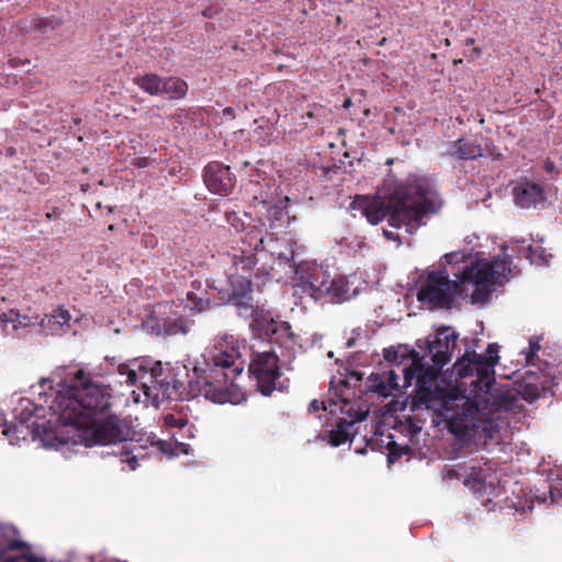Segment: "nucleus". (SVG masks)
Listing matches in <instances>:
<instances>
[{
	"instance_id": "19",
	"label": "nucleus",
	"mask_w": 562,
	"mask_h": 562,
	"mask_svg": "<svg viewBox=\"0 0 562 562\" xmlns=\"http://www.w3.org/2000/svg\"><path fill=\"white\" fill-rule=\"evenodd\" d=\"M341 412L346 413L349 417H352L353 420L348 422L341 418L337 422L335 428L329 430L328 442L333 447H339L346 443L350 439L349 428L352 427L356 422L364 420L369 414V409H355L346 400H344Z\"/></svg>"
},
{
	"instance_id": "6",
	"label": "nucleus",
	"mask_w": 562,
	"mask_h": 562,
	"mask_svg": "<svg viewBox=\"0 0 562 562\" xmlns=\"http://www.w3.org/2000/svg\"><path fill=\"white\" fill-rule=\"evenodd\" d=\"M50 384L49 380H41L37 386L38 403L29 398L20 400L19 405L14 408L15 424L4 430L5 435L14 432L25 437L26 434H31L34 439H41L46 447H59L46 443L44 437L48 431L54 435H64L65 432L66 425L57 420V416L53 414L50 406L53 402L57 401V396L66 393L70 383L61 385L58 390H54Z\"/></svg>"
},
{
	"instance_id": "47",
	"label": "nucleus",
	"mask_w": 562,
	"mask_h": 562,
	"mask_svg": "<svg viewBox=\"0 0 562 562\" xmlns=\"http://www.w3.org/2000/svg\"><path fill=\"white\" fill-rule=\"evenodd\" d=\"M474 42H475V40L473 37H469V38L465 40V45L467 46L473 45Z\"/></svg>"
},
{
	"instance_id": "5",
	"label": "nucleus",
	"mask_w": 562,
	"mask_h": 562,
	"mask_svg": "<svg viewBox=\"0 0 562 562\" xmlns=\"http://www.w3.org/2000/svg\"><path fill=\"white\" fill-rule=\"evenodd\" d=\"M512 269L505 258L496 257L479 260L465 267L461 279L450 280L446 271H430L417 291V300L430 308H451L462 283H472L476 288L471 294L472 302H485L496 284H502Z\"/></svg>"
},
{
	"instance_id": "43",
	"label": "nucleus",
	"mask_w": 562,
	"mask_h": 562,
	"mask_svg": "<svg viewBox=\"0 0 562 562\" xmlns=\"http://www.w3.org/2000/svg\"><path fill=\"white\" fill-rule=\"evenodd\" d=\"M60 215H61L60 210H59L58 207H54V209L52 210V212H47V213L45 214V217H46V220L50 221V220H57V218H59V217H60Z\"/></svg>"
},
{
	"instance_id": "23",
	"label": "nucleus",
	"mask_w": 562,
	"mask_h": 562,
	"mask_svg": "<svg viewBox=\"0 0 562 562\" xmlns=\"http://www.w3.org/2000/svg\"><path fill=\"white\" fill-rule=\"evenodd\" d=\"M328 281L322 268H313L308 278L302 281L303 292L317 301L325 296Z\"/></svg>"
},
{
	"instance_id": "29",
	"label": "nucleus",
	"mask_w": 562,
	"mask_h": 562,
	"mask_svg": "<svg viewBox=\"0 0 562 562\" xmlns=\"http://www.w3.org/2000/svg\"><path fill=\"white\" fill-rule=\"evenodd\" d=\"M325 290V295H329L333 301L339 302L349 297V283L342 277L329 280Z\"/></svg>"
},
{
	"instance_id": "32",
	"label": "nucleus",
	"mask_w": 562,
	"mask_h": 562,
	"mask_svg": "<svg viewBox=\"0 0 562 562\" xmlns=\"http://www.w3.org/2000/svg\"><path fill=\"white\" fill-rule=\"evenodd\" d=\"M186 299H187V302L189 303V307L191 311L204 312V311H207L212 305L210 296L202 297V296H199L193 291H189L186 295Z\"/></svg>"
},
{
	"instance_id": "52",
	"label": "nucleus",
	"mask_w": 562,
	"mask_h": 562,
	"mask_svg": "<svg viewBox=\"0 0 562 562\" xmlns=\"http://www.w3.org/2000/svg\"><path fill=\"white\" fill-rule=\"evenodd\" d=\"M203 15H204V16H211V15L209 14V10H204V11H203Z\"/></svg>"
},
{
	"instance_id": "4",
	"label": "nucleus",
	"mask_w": 562,
	"mask_h": 562,
	"mask_svg": "<svg viewBox=\"0 0 562 562\" xmlns=\"http://www.w3.org/2000/svg\"><path fill=\"white\" fill-rule=\"evenodd\" d=\"M359 203L367 221L376 225L385 217L393 227H405L414 234L422 225L425 216L436 213L441 206L438 192L427 178L411 176L389 198L387 202L359 198Z\"/></svg>"
},
{
	"instance_id": "21",
	"label": "nucleus",
	"mask_w": 562,
	"mask_h": 562,
	"mask_svg": "<svg viewBox=\"0 0 562 562\" xmlns=\"http://www.w3.org/2000/svg\"><path fill=\"white\" fill-rule=\"evenodd\" d=\"M446 155L457 160H474L484 155L476 140L459 138L449 145Z\"/></svg>"
},
{
	"instance_id": "16",
	"label": "nucleus",
	"mask_w": 562,
	"mask_h": 562,
	"mask_svg": "<svg viewBox=\"0 0 562 562\" xmlns=\"http://www.w3.org/2000/svg\"><path fill=\"white\" fill-rule=\"evenodd\" d=\"M27 544L19 539V531L10 525H0V562H44L30 553L7 557L4 553L12 550L26 548Z\"/></svg>"
},
{
	"instance_id": "56",
	"label": "nucleus",
	"mask_w": 562,
	"mask_h": 562,
	"mask_svg": "<svg viewBox=\"0 0 562 562\" xmlns=\"http://www.w3.org/2000/svg\"><path fill=\"white\" fill-rule=\"evenodd\" d=\"M91 562H93V561H91Z\"/></svg>"
},
{
	"instance_id": "51",
	"label": "nucleus",
	"mask_w": 562,
	"mask_h": 562,
	"mask_svg": "<svg viewBox=\"0 0 562 562\" xmlns=\"http://www.w3.org/2000/svg\"><path fill=\"white\" fill-rule=\"evenodd\" d=\"M474 53H475L476 55H480V54H481V49L476 47V48H474Z\"/></svg>"
},
{
	"instance_id": "17",
	"label": "nucleus",
	"mask_w": 562,
	"mask_h": 562,
	"mask_svg": "<svg viewBox=\"0 0 562 562\" xmlns=\"http://www.w3.org/2000/svg\"><path fill=\"white\" fill-rule=\"evenodd\" d=\"M512 195L515 204L521 209L536 207L546 200L542 186L526 178L513 182Z\"/></svg>"
},
{
	"instance_id": "42",
	"label": "nucleus",
	"mask_w": 562,
	"mask_h": 562,
	"mask_svg": "<svg viewBox=\"0 0 562 562\" xmlns=\"http://www.w3.org/2000/svg\"><path fill=\"white\" fill-rule=\"evenodd\" d=\"M321 409H324V411L326 409L324 402H319L318 400H313L310 403V406H308L310 412H318Z\"/></svg>"
},
{
	"instance_id": "48",
	"label": "nucleus",
	"mask_w": 562,
	"mask_h": 562,
	"mask_svg": "<svg viewBox=\"0 0 562 562\" xmlns=\"http://www.w3.org/2000/svg\"><path fill=\"white\" fill-rule=\"evenodd\" d=\"M384 235L386 236V238H387V239H395V237H394L393 233H391V232H386V231H385V232H384Z\"/></svg>"
},
{
	"instance_id": "20",
	"label": "nucleus",
	"mask_w": 562,
	"mask_h": 562,
	"mask_svg": "<svg viewBox=\"0 0 562 562\" xmlns=\"http://www.w3.org/2000/svg\"><path fill=\"white\" fill-rule=\"evenodd\" d=\"M445 477L449 480L462 479L463 484L475 492L481 491L485 483V474L483 468L480 464L473 463L472 461L471 464L458 463L452 468L446 469Z\"/></svg>"
},
{
	"instance_id": "53",
	"label": "nucleus",
	"mask_w": 562,
	"mask_h": 562,
	"mask_svg": "<svg viewBox=\"0 0 562 562\" xmlns=\"http://www.w3.org/2000/svg\"><path fill=\"white\" fill-rule=\"evenodd\" d=\"M109 229L113 231L114 229V225L113 224L109 225Z\"/></svg>"
},
{
	"instance_id": "26",
	"label": "nucleus",
	"mask_w": 562,
	"mask_h": 562,
	"mask_svg": "<svg viewBox=\"0 0 562 562\" xmlns=\"http://www.w3.org/2000/svg\"><path fill=\"white\" fill-rule=\"evenodd\" d=\"M38 317H32L29 315L21 314L19 311L10 310L8 313L0 315V322L4 329L11 324L12 329L27 328L37 324Z\"/></svg>"
},
{
	"instance_id": "31",
	"label": "nucleus",
	"mask_w": 562,
	"mask_h": 562,
	"mask_svg": "<svg viewBox=\"0 0 562 562\" xmlns=\"http://www.w3.org/2000/svg\"><path fill=\"white\" fill-rule=\"evenodd\" d=\"M366 386L369 392L376 393L382 397L390 396V389L385 386L383 372H372L367 379Z\"/></svg>"
},
{
	"instance_id": "54",
	"label": "nucleus",
	"mask_w": 562,
	"mask_h": 562,
	"mask_svg": "<svg viewBox=\"0 0 562 562\" xmlns=\"http://www.w3.org/2000/svg\"><path fill=\"white\" fill-rule=\"evenodd\" d=\"M515 508H516V510H520V509H521V510H524V507H520V508H519V507H516V506H515Z\"/></svg>"
},
{
	"instance_id": "41",
	"label": "nucleus",
	"mask_w": 562,
	"mask_h": 562,
	"mask_svg": "<svg viewBox=\"0 0 562 562\" xmlns=\"http://www.w3.org/2000/svg\"><path fill=\"white\" fill-rule=\"evenodd\" d=\"M540 349V346L538 342H530V346H529V351L528 353L526 355V359L528 362L531 361V359L535 357V355L538 352V350Z\"/></svg>"
},
{
	"instance_id": "8",
	"label": "nucleus",
	"mask_w": 562,
	"mask_h": 562,
	"mask_svg": "<svg viewBox=\"0 0 562 562\" xmlns=\"http://www.w3.org/2000/svg\"><path fill=\"white\" fill-rule=\"evenodd\" d=\"M279 362V356L273 349L251 353L249 378L256 382L257 390L265 396L271 395L274 390L283 389Z\"/></svg>"
},
{
	"instance_id": "55",
	"label": "nucleus",
	"mask_w": 562,
	"mask_h": 562,
	"mask_svg": "<svg viewBox=\"0 0 562 562\" xmlns=\"http://www.w3.org/2000/svg\"><path fill=\"white\" fill-rule=\"evenodd\" d=\"M528 251H529V252H531V251H532V247H531V246H529V247H528Z\"/></svg>"
},
{
	"instance_id": "49",
	"label": "nucleus",
	"mask_w": 562,
	"mask_h": 562,
	"mask_svg": "<svg viewBox=\"0 0 562 562\" xmlns=\"http://www.w3.org/2000/svg\"><path fill=\"white\" fill-rule=\"evenodd\" d=\"M355 342H356L355 338L348 339V341H347V346H348V347H353V346H355Z\"/></svg>"
},
{
	"instance_id": "33",
	"label": "nucleus",
	"mask_w": 562,
	"mask_h": 562,
	"mask_svg": "<svg viewBox=\"0 0 562 562\" xmlns=\"http://www.w3.org/2000/svg\"><path fill=\"white\" fill-rule=\"evenodd\" d=\"M164 424L169 428L183 429L189 424V418L182 412H172L164 415Z\"/></svg>"
},
{
	"instance_id": "44",
	"label": "nucleus",
	"mask_w": 562,
	"mask_h": 562,
	"mask_svg": "<svg viewBox=\"0 0 562 562\" xmlns=\"http://www.w3.org/2000/svg\"><path fill=\"white\" fill-rule=\"evenodd\" d=\"M544 170L548 172V173H551L555 170V165L552 160L550 159H547L544 161Z\"/></svg>"
},
{
	"instance_id": "9",
	"label": "nucleus",
	"mask_w": 562,
	"mask_h": 562,
	"mask_svg": "<svg viewBox=\"0 0 562 562\" xmlns=\"http://www.w3.org/2000/svg\"><path fill=\"white\" fill-rule=\"evenodd\" d=\"M241 350H246L245 341H240L232 335H226L215 341L203 364L222 369L225 373L238 376L244 370V361L240 360Z\"/></svg>"
},
{
	"instance_id": "39",
	"label": "nucleus",
	"mask_w": 562,
	"mask_h": 562,
	"mask_svg": "<svg viewBox=\"0 0 562 562\" xmlns=\"http://www.w3.org/2000/svg\"><path fill=\"white\" fill-rule=\"evenodd\" d=\"M395 448H396V443L392 442L391 447L389 448V457H387L390 462H395L403 454V452L408 449L407 447L400 449V450H396Z\"/></svg>"
},
{
	"instance_id": "22",
	"label": "nucleus",
	"mask_w": 562,
	"mask_h": 562,
	"mask_svg": "<svg viewBox=\"0 0 562 562\" xmlns=\"http://www.w3.org/2000/svg\"><path fill=\"white\" fill-rule=\"evenodd\" d=\"M194 321L182 315L173 314L158 318L156 323V330L157 334L167 336L187 335L191 330Z\"/></svg>"
},
{
	"instance_id": "13",
	"label": "nucleus",
	"mask_w": 562,
	"mask_h": 562,
	"mask_svg": "<svg viewBox=\"0 0 562 562\" xmlns=\"http://www.w3.org/2000/svg\"><path fill=\"white\" fill-rule=\"evenodd\" d=\"M243 244H248L247 248L235 246L227 255L231 265L235 268V276H251L252 269L257 263L256 252L263 250L265 238L258 229H251L241 239Z\"/></svg>"
},
{
	"instance_id": "40",
	"label": "nucleus",
	"mask_w": 562,
	"mask_h": 562,
	"mask_svg": "<svg viewBox=\"0 0 562 562\" xmlns=\"http://www.w3.org/2000/svg\"><path fill=\"white\" fill-rule=\"evenodd\" d=\"M291 248L289 250V254H279L278 258L280 260H283L289 267H294L295 266V262H294V250L292 248L293 246V243H291Z\"/></svg>"
},
{
	"instance_id": "46",
	"label": "nucleus",
	"mask_w": 562,
	"mask_h": 562,
	"mask_svg": "<svg viewBox=\"0 0 562 562\" xmlns=\"http://www.w3.org/2000/svg\"><path fill=\"white\" fill-rule=\"evenodd\" d=\"M191 286H192L193 289H199V288L201 286V281H199V280H194V281H192V282H191Z\"/></svg>"
},
{
	"instance_id": "12",
	"label": "nucleus",
	"mask_w": 562,
	"mask_h": 562,
	"mask_svg": "<svg viewBox=\"0 0 562 562\" xmlns=\"http://www.w3.org/2000/svg\"><path fill=\"white\" fill-rule=\"evenodd\" d=\"M243 244H248L247 248L235 246L227 255L231 265L235 268V276H251L252 269L257 263L256 252L263 250L265 238L258 229H251L241 239Z\"/></svg>"
},
{
	"instance_id": "24",
	"label": "nucleus",
	"mask_w": 562,
	"mask_h": 562,
	"mask_svg": "<svg viewBox=\"0 0 562 562\" xmlns=\"http://www.w3.org/2000/svg\"><path fill=\"white\" fill-rule=\"evenodd\" d=\"M70 319L71 316L69 311L58 307L54 310L52 314H46L41 319V325L45 330H47V333L52 335H60L69 327Z\"/></svg>"
},
{
	"instance_id": "30",
	"label": "nucleus",
	"mask_w": 562,
	"mask_h": 562,
	"mask_svg": "<svg viewBox=\"0 0 562 562\" xmlns=\"http://www.w3.org/2000/svg\"><path fill=\"white\" fill-rule=\"evenodd\" d=\"M413 352L416 351L413 349H408L406 346H398L384 349L383 356L387 362L394 363L398 367L403 363L404 360L409 359L412 363Z\"/></svg>"
},
{
	"instance_id": "50",
	"label": "nucleus",
	"mask_w": 562,
	"mask_h": 562,
	"mask_svg": "<svg viewBox=\"0 0 562 562\" xmlns=\"http://www.w3.org/2000/svg\"><path fill=\"white\" fill-rule=\"evenodd\" d=\"M187 431H188V435H187V437H188V438H190V437H192V436H193V435H192V432H191V429H190V428H189V429H187Z\"/></svg>"
},
{
	"instance_id": "25",
	"label": "nucleus",
	"mask_w": 562,
	"mask_h": 562,
	"mask_svg": "<svg viewBox=\"0 0 562 562\" xmlns=\"http://www.w3.org/2000/svg\"><path fill=\"white\" fill-rule=\"evenodd\" d=\"M189 90L187 81L179 77H164L161 85V94L168 100L184 99Z\"/></svg>"
},
{
	"instance_id": "28",
	"label": "nucleus",
	"mask_w": 562,
	"mask_h": 562,
	"mask_svg": "<svg viewBox=\"0 0 562 562\" xmlns=\"http://www.w3.org/2000/svg\"><path fill=\"white\" fill-rule=\"evenodd\" d=\"M458 334L451 327H441L437 330L436 337L432 341H428V346H436L437 349L445 350L448 347V352L453 353L457 346Z\"/></svg>"
},
{
	"instance_id": "1",
	"label": "nucleus",
	"mask_w": 562,
	"mask_h": 562,
	"mask_svg": "<svg viewBox=\"0 0 562 562\" xmlns=\"http://www.w3.org/2000/svg\"><path fill=\"white\" fill-rule=\"evenodd\" d=\"M111 394L104 385L93 383L83 370H78L70 381L65 394L57 396L50 409L57 420L66 425L64 435L46 432L45 442L53 446L95 445L106 446L124 442L115 456L127 463L131 470L138 465L134 453L138 447L127 441L128 431L110 408Z\"/></svg>"
},
{
	"instance_id": "18",
	"label": "nucleus",
	"mask_w": 562,
	"mask_h": 562,
	"mask_svg": "<svg viewBox=\"0 0 562 562\" xmlns=\"http://www.w3.org/2000/svg\"><path fill=\"white\" fill-rule=\"evenodd\" d=\"M255 326L260 336L267 337L271 344L288 346L294 344V334L286 322H276L272 318L260 317L255 319Z\"/></svg>"
},
{
	"instance_id": "36",
	"label": "nucleus",
	"mask_w": 562,
	"mask_h": 562,
	"mask_svg": "<svg viewBox=\"0 0 562 562\" xmlns=\"http://www.w3.org/2000/svg\"><path fill=\"white\" fill-rule=\"evenodd\" d=\"M385 386L390 389V396L398 392L401 386L398 384V374L394 370L383 371Z\"/></svg>"
},
{
	"instance_id": "11",
	"label": "nucleus",
	"mask_w": 562,
	"mask_h": 562,
	"mask_svg": "<svg viewBox=\"0 0 562 562\" xmlns=\"http://www.w3.org/2000/svg\"><path fill=\"white\" fill-rule=\"evenodd\" d=\"M191 373L189 368L180 362L173 366L166 363L164 366V375L158 380V398L183 401L191 397L189 394V379Z\"/></svg>"
},
{
	"instance_id": "2",
	"label": "nucleus",
	"mask_w": 562,
	"mask_h": 562,
	"mask_svg": "<svg viewBox=\"0 0 562 562\" xmlns=\"http://www.w3.org/2000/svg\"><path fill=\"white\" fill-rule=\"evenodd\" d=\"M427 353L432 366L425 363L418 352H413V362L402 369L403 389L411 386L413 380H416L412 411L426 408L437 412L447 420L450 432L460 437H471L473 424H469L471 419L461 415L465 407V395L460 394L459 387L442 385L440 381L441 369L450 362L452 353L448 352V347L440 350L436 346H427Z\"/></svg>"
},
{
	"instance_id": "14",
	"label": "nucleus",
	"mask_w": 562,
	"mask_h": 562,
	"mask_svg": "<svg viewBox=\"0 0 562 562\" xmlns=\"http://www.w3.org/2000/svg\"><path fill=\"white\" fill-rule=\"evenodd\" d=\"M135 385H139L145 396L158 400V380L164 375V364L151 359H135Z\"/></svg>"
},
{
	"instance_id": "34",
	"label": "nucleus",
	"mask_w": 562,
	"mask_h": 562,
	"mask_svg": "<svg viewBox=\"0 0 562 562\" xmlns=\"http://www.w3.org/2000/svg\"><path fill=\"white\" fill-rule=\"evenodd\" d=\"M135 372H136L135 371V359L128 363H122L117 367V373L120 375H125L126 376L125 382L132 386L135 385V379H136Z\"/></svg>"
},
{
	"instance_id": "37",
	"label": "nucleus",
	"mask_w": 562,
	"mask_h": 562,
	"mask_svg": "<svg viewBox=\"0 0 562 562\" xmlns=\"http://www.w3.org/2000/svg\"><path fill=\"white\" fill-rule=\"evenodd\" d=\"M548 493L547 492H543L542 494H539L538 490L532 494L531 496V503H533L535 501L538 502L539 504H546L547 501H548V497L550 498V502L551 504L555 502V494H554V491L558 490L559 487L558 486H552L550 484H548Z\"/></svg>"
},
{
	"instance_id": "27",
	"label": "nucleus",
	"mask_w": 562,
	"mask_h": 562,
	"mask_svg": "<svg viewBox=\"0 0 562 562\" xmlns=\"http://www.w3.org/2000/svg\"><path fill=\"white\" fill-rule=\"evenodd\" d=\"M164 77L155 72H147L143 76L135 77L133 79L134 83L142 89L144 92L150 95H159L161 94V85Z\"/></svg>"
},
{
	"instance_id": "45",
	"label": "nucleus",
	"mask_w": 562,
	"mask_h": 562,
	"mask_svg": "<svg viewBox=\"0 0 562 562\" xmlns=\"http://www.w3.org/2000/svg\"><path fill=\"white\" fill-rule=\"evenodd\" d=\"M223 115L225 117L234 119L235 117V111L233 108L227 106L223 110Z\"/></svg>"
},
{
	"instance_id": "38",
	"label": "nucleus",
	"mask_w": 562,
	"mask_h": 562,
	"mask_svg": "<svg viewBox=\"0 0 562 562\" xmlns=\"http://www.w3.org/2000/svg\"><path fill=\"white\" fill-rule=\"evenodd\" d=\"M521 396L529 403L535 402L541 396V392L538 386L527 384L521 390Z\"/></svg>"
},
{
	"instance_id": "7",
	"label": "nucleus",
	"mask_w": 562,
	"mask_h": 562,
	"mask_svg": "<svg viewBox=\"0 0 562 562\" xmlns=\"http://www.w3.org/2000/svg\"><path fill=\"white\" fill-rule=\"evenodd\" d=\"M236 378L222 369H214L203 363L195 366L188 380L189 394L191 397L203 396L216 404L236 403L239 395L234 383Z\"/></svg>"
},
{
	"instance_id": "3",
	"label": "nucleus",
	"mask_w": 562,
	"mask_h": 562,
	"mask_svg": "<svg viewBox=\"0 0 562 562\" xmlns=\"http://www.w3.org/2000/svg\"><path fill=\"white\" fill-rule=\"evenodd\" d=\"M498 345L490 344L484 353H467L454 363V371L460 379H469L471 396L465 395L462 416L473 424L472 436L483 434L486 439H494L501 429L498 413L512 407L514 396L494 387L495 371L498 362Z\"/></svg>"
},
{
	"instance_id": "10",
	"label": "nucleus",
	"mask_w": 562,
	"mask_h": 562,
	"mask_svg": "<svg viewBox=\"0 0 562 562\" xmlns=\"http://www.w3.org/2000/svg\"><path fill=\"white\" fill-rule=\"evenodd\" d=\"M248 276L231 274L229 288H218L214 284L210 289L216 293L211 294L217 304L229 303L239 310L249 311L254 308L252 283Z\"/></svg>"
},
{
	"instance_id": "35",
	"label": "nucleus",
	"mask_w": 562,
	"mask_h": 562,
	"mask_svg": "<svg viewBox=\"0 0 562 562\" xmlns=\"http://www.w3.org/2000/svg\"><path fill=\"white\" fill-rule=\"evenodd\" d=\"M60 25L61 21L58 19H38L35 23V30L40 31L42 34H45L47 31H54Z\"/></svg>"
},
{
	"instance_id": "15",
	"label": "nucleus",
	"mask_w": 562,
	"mask_h": 562,
	"mask_svg": "<svg viewBox=\"0 0 562 562\" xmlns=\"http://www.w3.org/2000/svg\"><path fill=\"white\" fill-rule=\"evenodd\" d=\"M204 182L207 189L215 194L228 195L235 187V178L228 166L218 161H212L206 165L203 173Z\"/></svg>"
}]
</instances>
